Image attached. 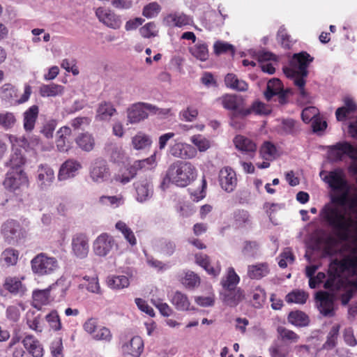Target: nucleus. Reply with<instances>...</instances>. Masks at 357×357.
<instances>
[{"instance_id":"f257e3e1","label":"nucleus","mask_w":357,"mask_h":357,"mask_svg":"<svg viewBox=\"0 0 357 357\" xmlns=\"http://www.w3.org/2000/svg\"><path fill=\"white\" fill-rule=\"evenodd\" d=\"M328 274L324 287L331 291H343L340 296L342 304L347 305L354 291L357 290V250H354L340 261H331Z\"/></svg>"},{"instance_id":"f03ea898","label":"nucleus","mask_w":357,"mask_h":357,"mask_svg":"<svg viewBox=\"0 0 357 357\" xmlns=\"http://www.w3.org/2000/svg\"><path fill=\"white\" fill-rule=\"evenodd\" d=\"M313 61V58L307 52H302L294 54L290 60L289 67H284V75L292 79L294 84L298 88L300 98L303 100H308V93L305 89V78L308 75L307 68Z\"/></svg>"},{"instance_id":"7ed1b4c3","label":"nucleus","mask_w":357,"mask_h":357,"mask_svg":"<svg viewBox=\"0 0 357 357\" xmlns=\"http://www.w3.org/2000/svg\"><path fill=\"white\" fill-rule=\"evenodd\" d=\"M197 176V169L190 162L176 160L172 163L166 173V178L179 187H186Z\"/></svg>"},{"instance_id":"20e7f679","label":"nucleus","mask_w":357,"mask_h":357,"mask_svg":"<svg viewBox=\"0 0 357 357\" xmlns=\"http://www.w3.org/2000/svg\"><path fill=\"white\" fill-rule=\"evenodd\" d=\"M224 108L232 110L230 125L235 129H241L245 121V108L244 99L241 96L225 94L219 98Z\"/></svg>"},{"instance_id":"39448f33","label":"nucleus","mask_w":357,"mask_h":357,"mask_svg":"<svg viewBox=\"0 0 357 357\" xmlns=\"http://www.w3.org/2000/svg\"><path fill=\"white\" fill-rule=\"evenodd\" d=\"M31 268L34 274L44 276L54 273L59 270V264L56 257L40 252L31 260Z\"/></svg>"},{"instance_id":"423d86ee","label":"nucleus","mask_w":357,"mask_h":357,"mask_svg":"<svg viewBox=\"0 0 357 357\" xmlns=\"http://www.w3.org/2000/svg\"><path fill=\"white\" fill-rule=\"evenodd\" d=\"M250 55H255V61H247V66H258L264 73L272 75L275 71V64L276 63V56L268 52H258L250 50L248 51Z\"/></svg>"},{"instance_id":"0eeeda50","label":"nucleus","mask_w":357,"mask_h":357,"mask_svg":"<svg viewBox=\"0 0 357 357\" xmlns=\"http://www.w3.org/2000/svg\"><path fill=\"white\" fill-rule=\"evenodd\" d=\"M3 185L6 189L15 192L17 190L27 188L29 179L22 168H11L6 174Z\"/></svg>"},{"instance_id":"6e6552de","label":"nucleus","mask_w":357,"mask_h":357,"mask_svg":"<svg viewBox=\"0 0 357 357\" xmlns=\"http://www.w3.org/2000/svg\"><path fill=\"white\" fill-rule=\"evenodd\" d=\"M1 233L5 241L12 244L26 236L25 229L14 219H8L1 226Z\"/></svg>"},{"instance_id":"1a4fd4ad","label":"nucleus","mask_w":357,"mask_h":357,"mask_svg":"<svg viewBox=\"0 0 357 357\" xmlns=\"http://www.w3.org/2000/svg\"><path fill=\"white\" fill-rule=\"evenodd\" d=\"M118 243L113 236L107 233L100 234L93 243V252L101 257H107L114 250H118Z\"/></svg>"},{"instance_id":"9d476101","label":"nucleus","mask_w":357,"mask_h":357,"mask_svg":"<svg viewBox=\"0 0 357 357\" xmlns=\"http://www.w3.org/2000/svg\"><path fill=\"white\" fill-rule=\"evenodd\" d=\"M321 179L333 190H347L349 185L342 169L337 168L333 171H321L319 174Z\"/></svg>"},{"instance_id":"9b49d317","label":"nucleus","mask_w":357,"mask_h":357,"mask_svg":"<svg viewBox=\"0 0 357 357\" xmlns=\"http://www.w3.org/2000/svg\"><path fill=\"white\" fill-rule=\"evenodd\" d=\"M157 110L155 106L149 103L133 104L127 109L128 122L131 124L138 123L148 117L147 111L155 113Z\"/></svg>"},{"instance_id":"f8f14e48","label":"nucleus","mask_w":357,"mask_h":357,"mask_svg":"<svg viewBox=\"0 0 357 357\" xmlns=\"http://www.w3.org/2000/svg\"><path fill=\"white\" fill-rule=\"evenodd\" d=\"M328 158L332 162L342 160L344 155L351 158L357 156V150L347 142H340L328 147Z\"/></svg>"},{"instance_id":"ddd939ff","label":"nucleus","mask_w":357,"mask_h":357,"mask_svg":"<svg viewBox=\"0 0 357 357\" xmlns=\"http://www.w3.org/2000/svg\"><path fill=\"white\" fill-rule=\"evenodd\" d=\"M291 93V89H283V85L279 79L273 78L268 82L264 95L268 100H271L274 96H278L279 102L284 104L287 102V97Z\"/></svg>"},{"instance_id":"4468645a","label":"nucleus","mask_w":357,"mask_h":357,"mask_svg":"<svg viewBox=\"0 0 357 357\" xmlns=\"http://www.w3.org/2000/svg\"><path fill=\"white\" fill-rule=\"evenodd\" d=\"M169 151L173 157L183 160L193 159L197 155L195 147L191 144L176 141L169 146Z\"/></svg>"},{"instance_id":"2eb2a0df","label":"nucleus","mask_w":357,"mask_h":357,"mask_svg":"<svg viewBox=\"0 0 357 357\" xmlns=\"http://www.w3.org/2000/svg\"><path fill=\"white\" fill-rule=\"evenodd\" d=\"M24 280V277L8 276L5 278L3 287L13 296L23 297L28 291L26 284L22 282Z\"/></svg>"},{"instance_id":"dca6fc26","label":"nucleus","mask_w":357,"mask_h":357,"mask_svg":"<svg viewBox=\"0 0 357 357\" xmlns=\"http://www.w3.org/2000/svg\"><path fill=\"white\" fill-rule=\"evenodd\" d=\"M110 176L109 168L107 161L102 158L96 159L91 165L90 176L95 182L101 183L107 180Z\"/></svg>"},{"instance_id":"f3484780","label":"nucleus","mask_w":357,"mask_h":357,"mask_svg":"<svg viewBox=\"0 0 357 357\" xmlns=\"http://www.w3.org/2000/svg\"><path fill=\"white\" fill-rule=\"evenodd\" d=\"M123 357H139L144 351V341L140 336L132 337L121 347Z\"/></svg>"},{"instance_id":"a211bd4d","label":"nucleus","mask_w":357,"mask_h":357,"mask_svg":"<svg viewBox=\"0 0 357 357\" xmlns=\"http://www.w3.org/2000/svg\"><path fill=\"white\" fill-rule=\"evenodd\" d=\"M96 15L100 22L109 28L117 29L121 26L120 17L108 8L100 7L96 9Z\"/></svg>"},{"instance_id":"6ab92c4d","label":"nucleus","mask_w":357,"mask_h":357,"mask_svg":"<svg viewBox=\"0 0 357 357\" xmlns=\"http://www.w3.org/2000/svg\"><path fill=\"white\" fill-rule=\"evenodd\" d=\"M72 250L73 254L78 258H85L89 250V239L84 233H77L72 238Z\"/></svg>"},{"instance_id":"aec40b11","label":"nucleus","mask_w":357,"mask_h":357,"mask_svg":"<svg viewBox=\"0 0 357 357\" xmlns=\"http://www.w3.org/2000/svg\"><path fill=\"white\" fill-rule=\"evenodd\" d=\"M220 185L227 192H231L237 184L235 172L230 167L222 168L219 173Z\"/></svg>"},{"instance_id":"412c9836","label":"nucleus","mask_w":357,"mask_h":357,"mask_svg":"<svg viewBox=\"0 0 357 357\" xmlns=\"http://www.w3.org/2000/svg\"><path fill=\"white\" fill-rule=\"evenodd\" d=\"M171 303L178 311L194 310L195 307L191 305L188 295L180 291H176L169 295Z\"/></svg>"},{"instance_id":"4be33fe9","label":"nucleus","mask_w":357,"mask_h":357,"mask_svg":"<svg viewBox=\"0 0 357 357\" xmlns=\"http://www.w3.org/2000/svg\"><path fill=\"white\" fill-rule=\"evenodd\" d=\"M134 185L137 192V201L143 202L152 197L153 188L152 182L149 179L144 178L137 181L134 183Z\"/></svg>"},{"instance_id":"5701e85b","label":"nucleus","mask_w":357,"mask_h":357,"mask_svg":"<svg viewBox=\"0 0 357 357\" xmlns=\"http://www.w3.org/2000/svg\"><path fill=\"white\" fill-rule=\"evenodd\" d=\"M37 181L43 188L52 185L55 179L54 170L47 164H41L38 166Z\"/></svg>"},{"instance_id":"b1692460","label":"nucleus","mask_w":357,"mask_h":357,"mask_svg":"<svg viewBox=\"0 0 357 357\" xmlns=\"http://www.w3.org/2000/svg\"><path fill=\"white\" fill-rule=\"evenodd\" d=\"M319 301V310L321 314L324 316L331 317L333 315L334 301L333 297L326 292H318L316 296Z\"/></svg>"},{"instance_id":"393cba45","label":"nucleus","mask_w":357,"mask_h":357,"mask_svg":"<svg viewBox=\"0 0 357 357\" xmlns=\"http://www.w3.org/2000/svg\"><path fill=\"white\" fill-rule=\"evenodd\" d=\"M24 348L28 351L29 355L33 357H43L44 350L39 340L33 335H26L22 340Z\"/></svg>"},{"instance_id":"a878e982","label":"nucleus","mask_w":357,"mask_h":357,"mask_svg":"<svg viewBox=\"0 0 357 357\" xmlns=\"http://www.w3.org/2000/svg\"><path fill=\"white\" fill-rule=\"evenodd\" d=\"M81 167L78 161L73 159L67 160L61 165L59 169L58 174L59 180L62 181L73 177Z\"/></svg>"},{"instance_id":"bb28decb","label":"nucleus","mask_w":357,"mask_h":357,"mask_svg":"<svg viewBox=\"0 0 357 357\" xmlns=\"http://www.w3.org/2000/svg\"><path fill=\"white\" fill-rule=\"evenodd\" d=\"M39 114V107L33 105L23 114V127L25 131L31 132L34 128Z\"/></svg>"},{"instance_id":"cd10ccee","label":"nucleus","mask_w":357,"mask_h":357,"mask_svg":"<svg viewBox=\"0 0 357 357\" xmlns=\"http://www.w3.org/2000/svg\"><path fill=\"white\" fill-rule=\"evenodd\" d=\"M72 131L69 127L63 126L61 127L57 131V138L56 140V144L57 149L60 152H66L70 148V137Z\"/></svg>"},{"instance_id":"c85d7f7f","label":"nucleus","mask_w":357,"mask_h":357,"mask_svg":"<svg viewBox=\"0 0 357 357\" xmlns=\"http://www.w3.org/2000/svg\"><path fill=\"white\" fill-rule=\"evenodd\" d=\"M116 112V109L110 102L102 101L99 103L96 109V119L108 121Z\"/></svg>"},{"instance_id":"c756f323","label":"nucleus","mask_w":357,"mask_h":357,"mask_svg":"<svg viewBox=\"0 0 357 357\" xmlns=\"http://www.w3.org/2000/svg\"><path fill=\"white\" fill-rule=\"evenodd\" d=\"M195 262L202 267L209 275L217 276L220 273V267L217 266L213 267L211 265L210 258L208 255L203 253L196 254L195 256Z\"/></svg>"},{"instance_id":"7c9ffc66","label":"nucleus","mask_w":357,"mask_h":357,"mask_svg":"<svg viewBox=\"0 0 357 357\" xmlns=\"http://www.w3.org/2000/svg\"><path fill=\"white\" fill-rule=\"evenodd\" d=\"M278 133L282 135H295L300 131L298 123L291 119H283L278 126Z\"/></svg>"},{"instance_id":"2f4dec72","label":"nucleus","mask_w":357,"mask_h":357,"mask_svg":"<svg viewBox=\"0 0 357 357\" xmlns=\"http://www.w3.org/2000/svg\"><path fill=\"white\" fill-rule=\"evenodd\" d=\"M77 146L86 152L91 151L95 147V139L92 134L86 132L80 133L75 138Z\"/></svg>"},{"instance_id":"473e14b6","label":"nucleus","mask_w":357,"mask_h":357,"mask_svg":"<svg viewBox=\"0 0 357 357\" xmlns=\"http://www.w3.org/2000/svg\"><path fill=\"white\" fill-rule=\"evenodd\" d=\"M25 319L26 323L30 329L36 333H41L43 331V317L40 314L34 310H29L26 314Z\"/></svg>"},{"instance_id":"72a5a7b5","label":"nucleus","mask_w":357,"mask_h":357,"mask_svg":"<svg viewBox=\"0 0 357 357\" xmlns=\"http://www.w3.org/2000/svg\"><path fill=\"white\" fill-rule=\"evenodd\" d=\"M55 284L50 286L48 288L42 290H35L32 294L33 305L35 307L40 308L42 305H47L49 303L50 289Z\"/></svg>"},{"instance_id":"f704fd0d","label":"nucleus","mask_w":357,"mask_h":357,"mask_svg":"<svg viewBox=\"0 0 357 357\" xmlns=\"http://www.w3.org/2000/svg\"><path fill=\"white\" fill-rule=\"evenodd\" d=\"M269 272L270 268L267 263H259L248 267V275L252 279L259 280L266 277Z\"/></svg>"},{"instance_id":"c9c22d12","label":"nucleus","mask_w":357,"mask_h":357,"mask_svg":"<svg viewBox=\"0 0 357 357\" xmlns=\"http://www.w3.org/2000/svg\"><path fill=\"white\" fill-rule=\"evenodd\" d=\"M0 97L6 102L13 104L15 103L17 98V90L15 86L10 83H6L0 88Z\"/></svg>"},{"instance_id":"e433bc0d","label":"nucleus","mask_w":357,"mask_h":357,"mask_svg":"<svg viewBox=\"0 0 357 357\" xmlns=\"http://www.w3.org/2000/svg\"><path fill=\"white\" fill-rule=\"evenodd\" d=\"M240 278L234 268H228L227 275L221 280V284L225 290H234L239 282Z\"/></svg>"},{"instance_id":"4c0bfd02","label":"nucleus","mask_w":357,"mask_h":357,"mask_svg":"<svg viewBox=\"0 0 357 357\" xmlns=\"http://www.w3.org/2000/svg\"><path fill=\"white\" fill-rule=\"evenodd\" d=\"M152 144L151 137L142 132H139L132 138V145L136 150L149 148Z\"/></svg>"},{"instance_id":"58836bf2","label":"nucleus","mask_w":357,"mask_h":357,"mask_svg":"<svg viewBox=\"0 0 357 357\" xmlns=\"http://www.w3.org/2000/svg\"><path fill=\"white\" fill-rule=\"evenodd\" d=\"M107 284L112 289H121L130 284V280L126 275H109L107 278Z\"/></svg>"},{"instance_id":"ea45409f","label":"nucleus","mask_w":357,"mask_h":357,"mask_svg":"<svg viewBox=\"0 0 357 357\" xmlns=\"http://www.w3.org/2000/svg\"><path fill=\"white\" fill-rule=\"evenodd\" d=\"M81 288H86L89 291L95 294H100V287L98 282V278L96 275L93 277L84 276L81 283L79 284Z\"/></svg>"},{"instance_id":"a19ab883","label":"nucleus","mask_w":357,"mask_h":357,"mask_svg":"<svg viewBox=\"0 0 357 357\" xmlns=\"http://www.w3.org/2000/svg\"><path fill=\"white\" fill-rule=\"evenodd\" d=\"M20 252L17 250L8 248L1 255V261L7 266H14L17 263Z\"/></svg>"},{"instance_id":"79ce46f5","label":"nucleus","mask_w":357,"mask_h":357,"mask_svg":"<svg viewBox=\"0 0 357 357\" xmlns=\"http://www.w3.org/2000/svg\"><path fill=\"white\" fill-rule=\"evenodd\" d=\"M17 122V118L13 112L8 111L0 112V128L5 130L13 128Z\"/></svg>"},{"instance_id":"37998d69","label":"nucleus","mask_w":357,"mask_h":357,"mask_svg":"<svg viewBox=\"0 0 357 357\" xmlns=\"http://www.w3.org/2000/svg\"><path fill=\"white\" fill-rule=\"evenodd\" d=\"M24 304L20 301L16 305H9L6 310V318L13 323L20 320L21 310H24Z\"/></svg>"},{"instance_id":"c03bdc74","label":"nucleus","mask_w":357,"mask_h":357,"mask_svg":"<svg viewBox=\"0 0 357 357\" xmlns=\"http://www.w3.org/2000/svg\"><path fill=\"white\" fill-rule=\"evenodd\" d=\"M115 227L117 230L121 232L125 239L131 246H134L137 244V239L132 230L124 222H117Z\"/></svg>"},{"instance_id":"a18cd8bd","label":"nucleus","mask_w":357,"mask_h":357,"mask_svg":"<svg viewBox=\"0 0 357 357\" xmlns=\"http://www.w3.org/2000/svg\"><path fill=\"white\" fill-rule=\"evenodd\" d=\"M63 86L56 84H44L40 89V93L43 97L56 96L63 93Z\"/></svg>"},{"instance_id":"49530a36","label":"nucleus","mask_w":357,"mask_h":357,"mask_svg":"<svg viewBox=\"0 0 357 357\" xmlns=\"http://www.w3.org/2000/svg\"><path fill=\"white\" fill-rule=\"evenodd\" d=\"M227 292L224 294L223 301L229 306H236L243 298V291L240 289L226 290Z\"/></svg>"},{"instance_id":"de8ad7c7","label":"nucleus","mask_w":357,"mask_h":357,"mask_svg":"<svg viewBox=\"0 0 357 357\" xmlns=\"http://www.w3.org/2000/svg\"><path fill=\"white\" fill-rule=\"evenodd\" d=\"M225 83L228 88L239 91L245 90V82L239 80L237 76L233 73H228L225 76Z\"/></svg>"},{"instance_id":"09e8293b","label":"nucleus","mask_w":357,"mask_h":357,"mask_svg":"<svg viewBox=\"0 0 357 357\" xmlns=\"http://www.w3.org/2000/svg\"><path fill=\"white\" fill-rule=\"evenodd\" d=\"M308 298V294L303 290H294L289 293L285 298L288 303L304 304Z\"/></svg>"},{"instance_id":"8fccbe9b","label":"nucleus","mask_w":357,"mask_h":357,"mask_svg":"<svg viewBox=\"0 0 357 357\" xmlns=\"http://www.w3.org/2000/svg\"><path fill=\"white\" fill-rule=\"evenodd\" d=\"M166 20L169 25H174L181 27L189 24L190 18L183 13L169 14L167 17Z\"/></svg>"},{"instance_id":"3c124183","label":"nucleus","mask_w":357,"mask_h":357,"mask_svg":"<svg viewBox=\"0 0 357 357\" xmlns=\"http://www.w3.org/2000/svg\"><path fill=\"white\" fill-rule=\"evenodd\" d=\"M288 320L291 324L296 326H305L309 322L307 316L301 311L290 312L288 316Z\"/></svg>"},{"instance_id":"603ef678","label":"nucleus","mask_w":357,"mask_h":357,"mask_svg":"<svg viewBox=\"0 0 357 357\" xmlns=\"http://www.w3.org/2000/svg\"><path fill=\"white\" fill-rule=\"evenodd\" d=\"M260 153L266 160H272L278 155L276 146L269 142L264 143L261 147Z\"/></svg>"},{"instance_id":"864d4df0","label":"nucleus","mask_w":357,"mask_h":357,"mask_svg":"<svg viewBox=\"0 0 357 357\" xmlns=\"http://www.w3.org/2000/svg\"><path fill=\"white\" fill-rule=\"evenodd\" d=\"M213 51L214 54L218 56L227 53H229L232 56L235 54V48L234 45L222 40H217L215 42L213 45Z\"/></svg>"},{"instance_id":"5fc2aeb1","label":"nucleus","mask_w":357,"mask_h":357,"mask_svg":"<svg viewBox=\"0 0 357 357\" xmlns=\"http://www.w3.org/2000/svg\"><path fill=\"white\" fill-rule=\"evenodd\" d=\"M191 54L197 59L205 61L208 58V46L206 43H199L190 50Z\"/></svg>"},{"instance_id":"6e6d98bb","label":"nucleus","mask_w":357,"mask_h":357,"mask_svg":"<svg viewBox=\"0 0 357 357\" xmlns=\"http://www.w3.org/2000/svg\"><path fill=\"white\" fill-rule=\"evenodd\" d=\"M271 357H289L291 347L287 344H277L269 349Z\"/></svg>"},{"instance_id":"4d7b16f0","label":"nucleus","mask_w":357,"mask_h":357,"mask_svg":"<svg viewBox=\"0 0 357 357\" xmlns=\"http://www.w3.org/2000/svg\"><path fill=\"white\" fill-rule=\"evenodd\" d=\"M45 319L54 331H59L62 328L61 319L56 310H52L45 317Z\"/></svg>"},{"instance_id":"13d9d810","label":"nucleus","mask_w":357,"mask_h":357,"mask_svg":"<svg viewBox=\"0 0 357 357\" xmlns=\"http://www.w3.org/2000/svg\"><path fill=\"white\" fill-rule=\"evenodd\" d=\"M181 283L188 288H194L199 285L200 278L193 271H188L181 278Z\"/></svg>"},{"instance_id":"bf43d9fd","label":"nucleus","mask_w":357,"mask_h":357,"mask_svg":"<svg viewBox=\"0 0 357 357\" xmlns=\"http://www.w3.org/2000/svg\"><path fill=\"white\" fill-rule=\"evenodd\" d=\"M191 142L200 152H204L210 148V142L201 135H195L190 138Z\"/></svg>"},{"instance_id":"052dcab7","label":"nucleus","mask_w":357,"mask_h":357,"mask_svg":"<svg viewBox=\"0 0 357 357\" xmlns=\"http://www.w3.org/2000/svg\"><path fill=\"white\" fill-rule=\"evenodd\" d=\"M270 112V107L259 101L255 102L250 109H247V115L251 113L260 115H266Z\"/></svg>"},{"instance_id":"680f3d73","label":"nucleus","mask_w":357,"mask_h":357,"mask_svg":"<svg viewBox=\"0 0 357 357\" xmlns=\"http://www.w3.org/2000/svg\"><path fill=\"white\" fill-rule=\"evenodd\" d=\"M251 296L252 298L251 301L252 305L255 307H258L264 302L266 294L263 289L257 287L251 293Z\"/></svg>"},{"instance_id":"e2e57ef3","label":"nucleus","mask_w":357,"mask_h":357,"mask_svg":"<svg viewBox=\"0 0 357 357\" xmlns=\"http://www.w3.org/2000/svg\"><path fill=\"white\" fill-rule=\"evenodd\" d=\"M99 202L103 205L118 207L123 203V197L119 195L117 196H101L99 198Z\"/></svg>"},{"instance_id":"0e129e2a","label":"nucleus","mask_w":357,"mask_h":357,"mask_svg":"<svg viewBox=\"0 0 357 357\" xmlns=\"http://www.w3.org/2000/svg\"><path fill=\"white\" fill-rule=\"evenodd\" d=\"M139 32L142 37L149 38L156 36L158 31L155 24L153 22H151L140 28Z\"/></svg>"},{"instance_id":"69168bd1","label":"nucleus","mask_w":357,"mask_h":357,"mask_svg":"<svg viewBox=\"0 0 357 357\" xmlns=\"http://www.w3.org/2000/svg\"><path fill=\"white\" fill-rule=\"evenodd\" d=\"M278 331L282 340H288L292 343H296L299 340V336L291 330L280 327Z\"/></svg>"},{"instance_id":"338daca9","label":"nucleus","mask_w":357,"mask_h":357,"mask_svg":"<svg viewBox=\"0 0 357 357\" xmlns=\"http://www.w3.org/2000/svg\"><path fill=\"white\" fill-rule=\"evenodd\" d=\"M319 110L315 107H305L301 114V117L305 123L313 121V120L318 116Z\"/></svg>"},{"instance_id":"774afa93","label":"nucleus","mask_w":357,"mask_h":357,"mask_svg":"<svg viewBox=\"0 0 357 357\" xmlns=\"http://www.w3.org/2000/svg\"><path fill=\"white\" fill-rule=\"evenodd\" d=\"M93 338L96 340H101L105 342H110L112 338V335L109 328L102 326L100 327L93 335Z\"/></svg>"}]
</instances>
